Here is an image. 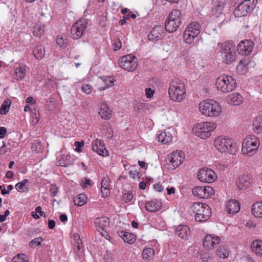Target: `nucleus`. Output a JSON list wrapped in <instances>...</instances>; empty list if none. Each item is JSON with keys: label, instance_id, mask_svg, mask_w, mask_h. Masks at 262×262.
Segmentation results:
<instances>
[{"label": "nucleus", "instance_id": "6", "mask_svg": "<svg viewBox=\"0 0 262 262\" xmlns=\"http://www.w3.org/2000/svg\"><path fill=\"white\" fill-rule=\"evenodd\" d=\"M192 209L195 212V220L196 222H204L208 220L211 215L209 206L200 203H194L192 206Z\"/></svg>", "mask_w": 262, "mask_h": 262}, {"label": "nucleus", "instance_id": "50", "mask_svg": "<svg viewBox=\"0 0 262 262\" xmlns=\"http://www.w3.org/2000/svg\"><path fill=\"white\" fill-rule=\"evenodd\" d=\"M133 198V195L131 191H127L123 193L122 199L126 203L130 202Z\"/></svg>", "mask_w": 262, "mask_h": 262}, {"label": "nucleus", "instance_id": "32", "mask_svg": "<svg viewBox=\"0 0 262 262\" xmlns=\"http://www.w3.org/2000/svg\"><path fill=\"white\" fill-rule=\"evenodd\" d=\"M27 66L26 65L20 66L17 68L15 71L14 77L17 80H20L24 78L26 74Z\"/></svg>", "mask_w": 262, "mask_h": 262}, {"label": "nucleus", "instance_id": "3", "mask_svg": "<svg viewBox=\"0 0 262 262\" xmlns=\"http://www.w3.org/2000/svg\"><path fill=\"white\" fill-rule=\"evenodd\" d=\"M200 111L205 116L215 117L219 115L222 108L218 102L213 99H208L199 104Z\"/></svg>", "mask_w": 262, "mask_h": 262}, {"label": "nucleus", "instance_id": "14", "mask_svg": "<svg viewBox=\"0 0 262 262\" xmlns=\"http://www.w3.org/2000/svg\"><path fill=\"white\" fill-rule=\"evenodd\" d=\"M254 42L251 40H242L237 46L238 53L242 55H249L253 50Z\"/></svg>", "mask_w": 262, "mask_h": 262}, {"label": "nucleus", "instance_id": "2", "mask_svg": "<svg viewBox=\"0 0 262 262\" xmlns=\"http://www.w3.org/2000/svg\"><path fill=\"white\" fill-rule=\"evenodd\" d=\"M220 59L226 64H230L236 59V52L235 46L229 41L222 43L219 53Z\"/></svg>", "mask_w": 262, "mask_h": 262}, {"label": "nucleus", "instance_id": "26", "mask_svg": "<svg viewBox=\"0 0 262 262\" xmlns=\"http://www.w3.org/2000/svg\"><path fill=\"white\" fill-rule=\"evenodd\" d=\"M110 180L109 178H104L101 181V192L102 196L105 198L110 195Z\"/></svg>", "mask_w": 262, "mask_h": 262}, {"label": "nucleus", "instance_id": "23", "mask_svg": "<svg viewBox=\"0 0 262 262\" xmlns=\"http://www.w3.org/2000/svg\"><path fill=\"white\" fill-rule=\"evenodd\" d=\"M117 233L120 237H121L124 242L129 244L134 243L136 241V236L131 233L123 230H118Z\"/></svg>", "mask_w": 262, "mask_h": 262}, {"label": "nucleus", "instance_id": "60", "mask_svg": "<svg viewBox=\"0 0 262 262\" xmlns=\"http://www.w3.org/2000/svg\"><path fill=\"white\" fill-rule=\"evenodd\" d=\"M75 238L78 237V239H77V242L76 243V247L78 251H80L82 247V244L81 242V239L79 238V235H76L75 234H74Z\"/></svg>", "mask_w": 262, "mask_h": 262}, {"label": "nucleus", "instance_id": "28", "mask_svg": "<svg viewBox=\"0 0 262 262\" xmlns=\"http://www.w3.org/2000/svg\"><path fill=\"white\" fill-rule=\"evenodd\" d=\"M73 160L70 155H60V158L57 162V165L67 167L73 163Z\"/></svg>", "mask_w": 262, "mask_h": 262}, {"label": "nucleus", "instance_id": "52", "mask_svg": "<svg viewBox=\"0 0 262 262\" xmlns=\"http://www.w3.org/2000/svg\"><path fill=\"white\" fill-rule=\"evenodd\" d=\"M50 191L52 196H55L58 193V188L56 185H51Z\"/></svg>", "mask_w": 262, "mask_h": 262}, {"label": "nucleus", "instance_id": "54", "mask_svg": "<svg viewBox=\"0 0 262 262\" xmlns=\"http://www.w3.org/2000/svg\"><path fill=\"white\" fill-rule=\"evenodd\" d=\"M130 176L135 179L136 177H138V179H140V177L138 176L139 174V172L138 171H137V170H135V169H131L128 172Z\"/></svg>", "mask_w": 262, "mask_h": 262}, {"label": "nucleus", "instance_id": "42", "mask_svg": "<svg viewBox=\"0 0 262 262\" xmlns=\"http://www.w3.org/2000/svg\"><path fill=\"white\" fill-rule=\"evenodd\" d=\"M154 249L150 248H147L144 249L142 256L144 260H148L154 256Z\"/></svg>", "mask_w": 262, "mask_h": 262}, {"label": "nucleus", "instance_id": "17", "mask_svg": "<svg viewBox=\"0 0 262 262\" xmlns=\"http://www.w3.org/2000/svg\"><path fill=\"white\" fill-rule=\"evenodd\" d=\"M92 149L98 154L103 157L108 155V152L105 147L104 142L98 139L95 140L92 144Z\"/></svg>", "mask_w": 262, "mask_h": 262}, {"label": "nucleus", "instance_id": "36", "mask_svg": "<svg viewBox=\"0 0 262 262\" xmlns=\"http://www.w3.org/2000/svg\"><path fill=\"white\" fill-rule=\"evenodd\" d=\"M99 114L102 119H108L111 117L112 111L106 105H103L101 106Z\"/></svg>", "mask_w": 262, "mask_h": 262}, {"label": "nucleus", "instance_id": "21", "mask_svg": "<svg viewBox=\"0 0 262 262\" xmlns=\"http://www.w3.org/2000/svg\"><path fill=\"white\" fill-rule=\"evenodd\" d=\"M175 234L182 239L187 240L190 235V229L186 225H179L175 229Z\"/></svg>", "mask_w": 262, "mask_h": 262}, {"label": "nucleus", "instance_id": "15", "mask_svg": "<svg viewBox=\"0 0 262 262\" xmlns=\"http://www.w3.org/2000/svg\"><path fill=\"white\" fill-rule=\"evenodd\" d=\"M184 159V152L181 150H177L172 152L171 156L168 158L167 160H168L169 164L172 166V169H174L182 164Z\"/></svg>", "mask_w": 262, "mask_h": 262}, {"label": "nucleus", "instance_id": "24", "mask_svg": "<svg viewBox=\"0 0 262 262\" xmlns=\"http://www.w3.org/2000/svg\"><path fill=\"white\" fill-rule=\"evenodd\" d=\"M180 25L179 23L167 18L165 23V30L169 33H173L178 30Z\"/></svg>", "mask_w": 262, "mask_h": 262}, {"label": "nucleus", "instance_id": "39", "mask_svg": "<svg viewBox=\"0 0 262 262\" xmlns=\"http://www.w3.org/2000/svg\"><path fill=\"white\" fill-rule=\"evenodd\" d=\"M253 126L255 132L257 133L262 132V116H258L255 118Z\"/></svg>", "mask_w": 262, "mask_h": 262}, {"label": "nucleus", "instance_id": "45", "mask_svg": "<svg viewBox=\"0 0 262 262\" xmlns=\"http://www.w3.org/2000/svg\"><path fill=\"white\" fill-rule=\"evenodd\" d=\"M13 262H29L27 256L24 254H18L12 259Z\"/></svg>", "mask_w": 262, "mask_h": 262}, {"label": "nucleus", "instance_id": "11", "mask_svg": "<svg viewBox=\"0 0 262 262\" xmlns=\"http://www.w3.org/2000/svg\"><path fill=\"white\" fill-rule=\"evenodd\" d=\"M197 177L200 181L211 183L215 180L217 177L213 170L204 167L199 170Z\"/></svg>", "mask_w": 262, "mask_h": 262}, {"label": "nucleus", "instance_id": "22", "mask_svg": "<svg viewBox=\"0 0 262 262\" xmlns=\"http://www.w3.org/2000/svg\"><path fill=\"white\" fill-rule=\"evenodd\" d=\"M240 204L235 200H231L226 204V210L229 214H235L240 210Z\"/></svg>", "mask_w": 262, "mask_h": 262}, {"label": "nucleus", "instance_id": "53", "mask_svg": "<svg viewBox=\"0 0 262 262\" xmlns=\"http://www.w3.org/2000/svg\"><path fill=\"white\" fill-rule=\"evenodd\" d=\"M114 50L117 51L119 50L121 48V41L120 40V39H116L115 42H114Z\"/></svg>", "mask_w": 262, "mask_h": 262}, {"label": "nucleus", "instance_id": "63", "mask_svg": "<svg viewBox=\"0 0 262 262\" xmlns=\"http://www.w3.org/2000/svg\"><path fill=\"white\" fill-rule=\"evenodd\" d=\"M35 211L37 213H39L40 215L45 217L46 214L45 212L41 211V208L40 206H37L35 208Z\"/></svg>", "mask_w": 262, "mask_h": 262}, {"label": "nucleus", "instance_id": "37", "mask_svg": "<svg viewBox=\"0 0 262 262\" xmlns=\"http://www.w3.org/2000/svg\"><path fill=\"white\" fill-rule=\"evenodd\" d=\"M87 202V197L84 194H80L76 198H74L73 202L74 204L78 206H82Z\"/></svg>", "mask_w": 262, "mask_h": 262}, {"label": "nucleus", "instance_id": "48", "mask_svg": "<svg viewBox=\"0 0 262 262\" xmlns=\"http://www.w3.org/2000/svg\"><path fill=\"white\" fill-rule=\"evenodd\" d=\"M28 179H24L22 182L17 183L15 185L16 189L18 191H24V189H27L25 187L26 184L28 183Z\"/></svg>", "mask_w": 262, "mask_h": 262}, {"label": "nucleus", "instance_id": "8", "mask_svg": "<svg viewBox=\"0 0 262 262\" xmlns=\"http://www.w3.org/2000/svg\"><path fill=\"white\" fill-rule=\"evenodd\" d=\"M257 2V0H245L234 10V16L236 17H241L247 15L255 8Z\"/></svg>", "mask_w": 262, "mask_h": 262}, {"label": "nucleus", "instance_id": "33", "mask_svg": "<svg viewBox=\"0 0 262 262\" xmlns=\"http://www.w3.org/2000/svg\"><path fill=\"white\" fill-rule=\"evenodd\" d=\"M251 211L255 217H262V202L254 203L252 206Z\"/></svg>", "mask_w": 262, "mask_h": 262}, {"label": "nucleus", "instance_id": "27", "mask_svg": "<svg viewBox=\"0 0 262 262\" xmlns=\"http://www.w3.org/2000/svg\"><path fill=\"white\" fill-rule=\"evenodd\" d=\"M201 26L199 23L193 21L189 24L185 29L193 34V35L198 36L201 32Z\"/></svg>", "mask_w": 262, "mask_h": 262}, {"label": "nucleus", "instance_id": "58", "mask_svg": "<svg viewBox=\"0 0 262 262\" xmlns=\"http://www.w3.org/2000/svg\"><path fill=\"white\" fill-rule=\"evenodd\" d=\"M75 146L76 147L75 150L77 152H80L81 149V147L83 145V143H81L79 141H75L74 143Z\"/></svg>", "mask_w": 262, "mask_h": 262}, {"label": "nucleus", "instance_id": "5", "mask_svg": "<svg viewBox=\"0 0 262 262\" xmlns=\"http://www.w3.org/2000/svg\"><path fill=\"white\" fill-rule=\"evenodd\" d=\"M215 85L218 91L226 93L230 92L235 89L236 82L232 76L223 75L217 78Z\"/></svg>", "mask_w": 262, "mask_h": 262}, {"label": "nucleus", "instance_id": "29", "mask_svg": "<svg viewBox=\"0 0 262 262\" xmlns=\"http://www.w3.org/2000/svg\"><path fill=\"white\" fill-rule=\"evenodd\" d=\"M171 20L176 21L179 24L182 23V13L180 10L178 9L172 10L167 17Z\"/></svg>", "mask_w": 262, "mask_h": 262}, {"label": "nucleus", "instance_id": "30", "mask_svg": "<svg viewBox=\"0 0 262 262\" xmlns=\"http://www.w3.org/2000/svg\"><path fill=\"white\" fill-rule=\"evenodd\" d=\"M229 104L238 105L243 102V97L239 93L231 94L228 98Z\"/></svg>", "mask_w": 262, "mask_h": 262}, {"label": "nucleus", "instance_id": "13", "mask_svg": "<svg viewBox=\"0 0 262 262\" xmlns=\"http://www.w3.org/2000/svg\"><path fill=\"white\" fill-rule=\"evenodd\" d=\"M86 28L85 20H79L75 22L71 29V36L74 39H79Z\"/></svg>", "mask_w": 262, "mask_h": 262}, {"label": "nucleus", "instance_id": "41", "mask_svg": "<svg viewBox=\"0 0 262 262\" xmlns=\"http://www.w3.org/2000/svg\"><path fill=\"white\" fill-rule=\"evenodd\" d=\"M216 255L221 258H226L229 255L228 250L224 246L221 245L216 250Z\"/></svg>", "mask_w": 262, "mask_h": 262}, {"label": "nucleus", "instance_id": "31", "mask_svg": "<svg viewBox=\"0 0 262 262\" xmlns=\"http://www.w3.org/2000/svg\"><path fill=\"white\" fill-rule=\"evenodd\" d=\"M251 248L256 255L262 256V241L255 240L252 242Z\"/></svg>", "mask_w": 262, "mask_h": 262}, {"label": "nucleus", "instance_id": "40", "mask_svg": "<svg viewBox=\"0 0 262 262\" xmlns=\"http://www.w3.org/2000/svg\"><path fill=\"white\" fill-rule=\"evenodd\" d=\"M198 36L193 35V34L191 33L187 30H185L183 34V38L184 41L187 44H191L194 39Z\"/></svg>", "mask_w": 262, "mask_h": 262}, {"label": "nucleus", "instance_id": "61", "mask_svg": "<svg viewBox=\"0 0 262 262\" xmlns=\"http://www.w3.org/2000/svg\"><path fill=\"white\" fill-rule=\"evenodd\" d=\"M7 134V129L5 127H0V139H3L5 137Z\"/></svg>", "mask_w": 262, "mask_h": 262}, {"label": "nucleus", "instance_id": "20", "mask_svg": "<svg viewBox=\"0 0 262 262\" xmlns=\"http://www.w3.org/2000/svg\"><path fill=\"white\" fill-rule=\"evenodd\" d=\"M162 206V203L160 200L154 199L150 201H147L145 204V209L150 212H156L159 210Z\"/></svg>", "mask_w": 262, "mask_h": 262}, {"label": "nucleus", "instance_id": "34", "mask_svg": "<svg viewBox=\"0 0 262 262\" xmlns=\"http://www.w3.org/2000/svg\"><path fill=\"white\" fill-rule=\"evenodd\" d=\"M159 141L163 144H168L172 142V136L169 133L162 132L158 136Z\"/></svg>", "mask_w": 262, "mask_h": 262}, {"label": "nucleus", "instance_id": "46", "mask_svg": "<svg viewBox=\"0 0 262 262\" xmlns=\"http://www.w3.org/2000/svg\"><path fill=\"white\" fill-rule=\"evenodd\" d=\"M200 257L203 262H211L213 259L212 255L207 252L200 253Z\"/></svg>", "mask_w": 262, "mask_h": 262}, {"label": "nucleus", "instance_id": "18", "mask_svg": "<svg viewBox=\"0 0 262 262\" xmlns=\"http://www.w3.org/2000/svg\"><path fill=\"white\" fill-rule=\"evenodd\" d=\"M164 30L163 26H156L148 35V39L150 41L159 40L164 37Z\"/></svg>", "mask_w": 262, "mask_h": 262}, {"label": "nucleus", "instance_id": "57", "mask_svg": "<svg viewBox=\"0 0 262 262\" xmlns=\"http://www.w3.org/2000/svg\"><path fill=\"white\" fill-rule=\"evenodd\" d=\"M82 186L84 188L91 186V180L88 178H84L82 180Z\"/></svg>", "mask_w": 262, "mask_h": 262}, {"label": "nucleus", "instance_id": "4", "mask_svg": "<svg viewBox=\"0 0 262 262\" xmlns=\"http://www.w3.org/2000/svg\"><path fill=\"white\" fill-rule=\"evenodd\" d=\"M215 148L221 152H228L231 155H235L237 150V146L231 139H226L222 136L214 140Z\"/></svg>", "mask_w": 262, "mask_h": 262}, {"label": "nucleus", "instance_id": "47", "mask_svg": "<svg viewBox=\"0 0 262 262\" xmlns=\"http://www.w3.org/2000/svg\"><path fill=\"white\" fill-rule=\"evenodd\" d=\"M43 239L41 237L35 238L31 241L29 245L32 248H35L36 246H40L41 245V242L43 241Z\"/></svg>", "mask_w": 262, "mask_h": 262}, {"label": "nucleus", "instance_id": "9", "mask_svg": "<svg viewBox=\"0 0 262 262\" xmlns=\"http://www.w3.org/2000/svg\"><path fill=\"white\" fill-rule=\"evenodd\" d=\"M259 144V141L256 136H247L243 141L242 151L244 154L252 155L253 152L257 150Z\"/></svg>", "mask_w": 262, "mask_h": 262}, {"label": "nucleus", "instance_id": "16", "mask_svg": "<svg viewBox=\"0 0 262 262\" xmlns=\"http://www.w3.org/2000/svg\"><path fill=\"white\" fill-rule=\"evenodd\" d=\"M221 242L220 237L213 234H208L203 239V246L207 250L213 249Z\"/></svg>", "mask_w": 262, "mask_h": 262}, {"label": "nucleus", "instance_id": "62", "mask_svg": "<svg viewBox=\"0 0 262 262\" xmlns=\"http://www.w3.org/2000/svg\"><path fill=\"white\" fill-rule=\"evenodd\" d=\"M239 64H241L244 68H246L249 64V60L247 59L244 58L240 61Z\"/></svg>", "mask_w": 262, "mask_h": 262}, {"label": "nucleus", "instance_id": "59", "mask_svg": "<svg viewBox=\"0 0 262 262\" xmlns=\"http://www.w3.org/2000/svg\"><path fill=\"white\" fill-rule=\"evenodd\" d=\"M154 188L156 191L160 192H162L164 189V187L160 183L154 185Z\"/></svg>", "mask_w": 262, "mask_h": 262}, {"label": "nucleus", "instance_id": "35", "mask_svg": "<svg viewBox=\"0 0 262 262\" xmlns=\"http://www.w3.org/2000/svg\"><path fill=\"white\" fill-rule=\"evenodd\" d=\"M34 56L37 59H41L45 54V50L41 45L36 46L33 50Z\"/></svg>", "mask_w": 262, "mask_h": 262}, {"label": "nucleus", "instance_id": "44", "mask_svg": "<svg viewBox=\"0 0 262 262\" xmlns=\"http://www.w3.org/2000/svg\"><path fill=\"white\" fill-rule=\"evenodd\" d=\"M104 83L105 85V86L104 88H100V90H104L106 88H108L110 86H112L114 83V80L111 77H106L102 78Z\"/></svg>", "mask_w": 262, "mask_h": 262}, {"label": "nucleus", "instance_id": "64", "mask_svg": "<svg viewBox=\"0 0 262 262\" xmlns=\"http://www.w3.org/2000/svg\"><path fill=\"white\" fill-rule=\"evenodd\" d=\"M245 262H256L255 260L249 255H246L244 257Z\"/></svg>", "mask_w": 262, "mask_h": 262}, {"label": "nucleus", "instance_id": "10", "mask_svg": "<svg viewBox=\"0 0 262 262\" xmlns=\"http://www.w3.org/2000/svg\"><path fill=\"white\" fill-rule=\"evenodd\" d=\"M119 64L121 68L128 72L135 70L138 66L137 57L132 54L123 56L119 60Z\"/></svg>", "mask_w": 262, "mask_h": 262}, {"label": "nucleus", "instance_id": "51", "mask_svg": "<svg viewBox=\"0 0 262 262\" xmlns=\"http://www.w3.org/2000/svg\"><path fill=\"white\" fill-rule=\"evenodd\" d=\"M56 42L60 47L63 48L67 47V40L63 37L58 38L56 40Z\"/></svg>", "mask_w": 262, "mask_h": 262}, {"label": "nucleus", "instance_id": "55", "mask_svg": "<svg viewBox=\"0 0 262 262\" xmlns=\"http://www.w3.org/2000/svg\"><path fill=\"white\" fill-rule=\"evenodd\" d=\"M82 90L84 93L86 94H89L92 92L91 86L90 84H85L82 86Z\"/></svg>", "mask_w": 262, "mask_h": 262}, {"label": "nucleus", "instance_id": "19", "mask_svg": "<svg viewBox=\"0 0 262 262\" xmlns=\"http://www.w3.org/2000/svg\"><path fill=\"white\" fill-rule=\"evenodd\" d=\"M251 181L250 175L243 174L237 178L236 181V185L239 189H246L249 187Z\"/></svg>", "mask_w": 262, "mask_h": 262}, {"label": "nucleus", "instance_id": "43", "mask_svg": "<svg viewBox=\"0 0 262 262\" xmlns=\"http://www.w3.org/2000/svg\"><path fill=\"white\" fill-rule=\"evenodd\" d=\"M44 26L36 25L33 27V34L35 36H41L44 33Z\"/></svg>", "mask_w": 262, "mask_h": 262}, {"label": "nucleus", "instance_id": "12", "mask_svg": "<svg viewBox=\"0 0 262 262\" xmlns=\"http://www.w3.org/2000/svg\"><path fill=\"white\" fill-rule=\"evenodd\" d=\"M192 193L201 199H208L214 195L215 191L210 186H196L192 189Z\"/></svg>", "mask_w": 262, "mask_h": 262}, {"label": "nucleus", "instance_id": "56", "mask_svg": "<svg viewBox=\"0 0 262 262\" xmlns=\"http://www.w3.org/2000/svg\"><path fill=\"white\" fill-rule=\"evenodd\" d=\"M154 93V90L151 88H148L145 89V94L148 98H151L153 96Z\"/></svg>", "mask_w": 262, "mask_h": 262}, {"label": "nucleus", "instance_id": "49", "mask_svg": "<svg viewBox=\"0 0 262 262\" xmlns=\"http://www.w3.org/2000/svg\"><path fill=\"white\" fill-rule=\"evenodd\" d=\"M103 134L107 139H111L113 136V130L111 127H108L103 129Z\"/></svg>", "mask_w": 262, "mask_h": 262}, {"label": "nucleus", "instance_id": "25", "mask_svg": "<svg viewBox=\"0 0 262 262\" xmlns=\"http://www.w3.org/2000/svg\"><path fill=\"white\" fill-rule=\"evenodd\" d=\"M94 223L96 226L103 231L105 228L110 226V220L106 216H102L95 219Z\"/></svg>", "mask_w": 262, "mask_h": 262}, {"label": "nucleus", "instance_id": "7", "mask_svg": "<svg viewBox=\"0 0 262 262\" xmlns=\"http://www.w3.org/2000/svg\"><path fill=\"white\" fill-rule=\"evenodd\" d=\"M216 127L213 122H203L198 123L193 128L196 136L202 139L207 138L211 135V132Z\"/></svg>", "mask_w": 262, "mask_h": 262}, {"label": "nucleus", "instance_id": "1", "mask_svg": "<svg viewBox=\"0 0 262 262\" xmlns=\"http://www.w3.org/2000/svg\"><path fill=\"white\" fill-rule=\"evenodd\" d=\"M185 86L179 78L173 79L170 83L168 94L171 100L180 102L185 98Z\"/></svg>", "mask_w": 262, "mask_h": 262}, {"label": "nucleus", "instance_id": "38", "mask_svg": "<svg viewBox=\"0 0 262 262\" xmlns=\"http://www.w3.org/2000/svg\"><path fill=\"white\" fill-rule=\"evenodd\" d=\"M11 104V101L10 99H6L0 108V113L2 115H6L7 114L10 110V107Z\"/></svg>", "mask_w": 262, "mask_h": 262}]
</instances>
